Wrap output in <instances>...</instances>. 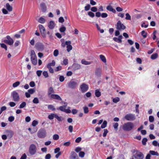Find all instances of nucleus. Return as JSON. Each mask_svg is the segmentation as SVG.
<instances>
[{"mask_svg": "<svg viewBox=\"0 0 159 159\" xmlns=\"http://www.w3.org/2000/svg\"><path fill=\"white\" fill-rule=\"evenodd\" d=\"M83 109L84 110V112L85 113L87 114L89 112V110L88 107H83Z\"/></svg>", "mask_w": 159, "mask_h": 159, "instance_id": "obj_48", "label": "nucleus"}, {"mask_svg": "<svg viewBox=\"0 0 159 159\" xmlns=\"http://www.w3.org/2000/svg\"><path fill=\"white\" fill-rule=\"evenodd\" d=\"M113 126L114 129L116 130L117 129V128L118 126V124L117 123H113Z\"/></svg>", "mask_w": 159, "mask_h": 159, "instance_id": "obj_54", "label": "nucleus"}, {"mask_svg": "<svg viewBox=\"0 0 159 159\" xmlns=\"http://www.w3.org/2000/svg\"><path fill=\"white\" fill-rule=\"evenodd\" d=\"M46 131L45 129H41L38 132V136L40 138H44L46 136Z\"/></svg>", "mask_w": 159, "mask_h": 159, "instance_id": "obj_4", "label": "nucleus"}, {"mask_svg": "<svg viewBox=\"0 0 159 159\" xmlns=\"http://www.w3.org/2000/svg\"><path fill=\"white\" fill-rule=\"evenodd\" d=\"M30 85L31 87H33L35 86V84L34 81H32L30 82Z\"/></svg>", "mask_w": 159, "mask_h": 159, "instance_id": "obj_64", "label": "nucleus"}, {"mask_svg": "<svg viewBox=\"0 0 159 159\" xmlns=\"http://www.w3.org/2000/svg\"><path fill=\"white\" fill-rule=\"evenodd\" d=\"M33 102L35 104H37L39 103V100L38 98H35L33 101Z\"/></svg>", "mask_w": 159, "mask_h": 159, "instance_id": "obj_42", "label": "nucleus"}, {"mask_svg": "<svg viewBox=\"0 0 159 159\" xmlns=\"http://www.w3.org/2000/svg\"><path fill=\"white\" fill-rule=\"evenodd\" d=\"M70 158V159H76L78 157L77 154L74 152L72 151L71 152Z\"/></svg>", "mask_w": 159, "mask_h": 159, "instance_id": "obj_17", "label": "nucleus"}, {"mask_svg": "<svg viewBox=\"0 0 159 159\" xmlns=\"http://www.w3.org/2000/svg\"><path fill=\"white\" fill-rule=\"evenodd\" d=\"M66 48H67V50L68 52H69L72 49V47L71 45L70 46H67Z\"/></svg>", "mask_w": 159, "mask_h": 159, "instance_id": "obj_60", "label": "nucleus"}, {"mask_svg": "<svg viewBox=\"0 0 159 159\" xmlns=\"http://www.w3.org/2000/svg\"><path fill=\"white\" fill-rule=\"evenodd\" d=\"M40 8L42 11L43 12H45L47 10V7L46 4L44 2H42L40 4Z\"/></svg>", "mask_w": 159, "mask_h": 159, "instance_id": "obj_13", "label": "nucleus"}, {"mask_svg": "<svg viewBox=\"0 0 159 159\" xmlns=\"http://www.w3.org/2000/svg\"><path fill=\"white\" fill-rule=\"evenodd\" d=\"M9 105L11 107H13L16 106V104L14 102H9Z\"/></svg>", "mask_w": 159, "mask_h": 159, "instance_id": "obj_59", "label": "nucleus"}, {"mask_svg": "<svg viewBox=\"0 0 159 159\" xmlns=\"http://www.w3.org/2000/svg\"><path fill=\"white\" fill-rule=\"evenodd\" d=\"M48 108L52 111H54L55 110V108H54V107L52 105H48Z\"/></svg>", "mask_w": 159, "mask_h": 159, "instance_id": "obj_37", "label": "nucleus"}, {"mask_svg": "<svg viewBox=\"0 0 159 159\" xmlns=\"http://www.w3.org/2000/svg\"><path fill=\"white\" fill-rule=\"evenodd\" d=\"M149 120L150 122H153L154 120V117L152 116H150L149 117Z\"/></svg>", "mask_w": 159, "mask_h": 159, "instance_id": "obj_57", "label": "nucleus"}, {"mask_svg": "<svg viewBox=\"0 0 159 159\" xmlns=\"http://www.w3.org/2000/svg\"><path fill=\"white\" fill-rule=\"evenodd\" d=\"M116 26V29L119 30H123L126 28L125 26L121 22L120 20L118 21Z\"/></svg>", "mask_w": 159, "mask_h": 159, "instance_id": "obj_9", "label": "nucleus"}, {"mask_svg": "<svg viewBox=\"0 0 159 159\" xmlns=\"http://www.w3.org/2000/svg\"><path fill=\"white\" fill-rule=\"evenodd\" d=\"M6 7L9 11H12V7L10 5L9 3H6Z\"/></svg>", "mask_w": 159, "mask_h": 159, "instance_id": "obj_21", "label": "nucleus"}, {"mask_svg": "<svg viewBox=\"0 0 159 159\" xmlns=\"http://www.w3.org/2000/svg\"><path fill=\"white\" fill-rule=\"evenodd\" d=\"M134 154L133 156L136 159H143L144 156L143 154L140 152L136 151Z\"/></svg>", "mask_w": 159, "mask_h": 159, "instance_id": "obj_7", "label": "nucleus"}, {"mask_svg": "<svg viewBox=\"0 0 159 159\" xmlns=\"http://www.w3.org/2000/svg\"><path fill=\"white\" fill-rule=\"evenodd\" d=\"M113 40L115 41L118 42L119 43H121L122 40H120L118 38L114 37L113 38Z\"/></svg>", "mask_w": 159, "mask_h": 159, "instance_id": "obj_47", "label": "nucleus"}, {"mask_svg": "<svg viewBox=\"0 0 159 159\" xmlns=\"http://www.w3.org/2000/svg\"><path fill=\"white\" fill-rule=\"evenodd\" d=\"M51 98L54 99H56L60 100H61L62 99L57 94H52L50 96Z\"/></svg>", "mask_w": 159, "mask_h": 159, "instance_id": "obj_18", "label": "nucleus"}, {"mask_svg": "<svg viewBox=\"0 0 159 159\" xmlns=\"http://www.w3.org/2000/svg\"><path fill=\"white\" fill-rule=\"evenodd\" d=\"M158 57V54L157 53H155L152 55L151 56V58L152 60H154L157 58Z\"/></svg>", "mask_w": 159, "mask_h": 159, "instance_id": "obj_30", "label": "nucleus"}, {"mask_svg": "<svg viewBox=\"0 0 159 159\" xmlns=\"http://www.w3.org/2000/svg\"><path fill=\"white\" fill-rule=\"evenodd\" d=\"M68 63V60L67 59H64L63 61V64H61L62 65H66Z\"/></svg>", "mask_w": 159, "mask_h": 159, "instance_id": "obj_62", "label": "nucleus"}, {"mask_svg": "<svg viewBox=\"0 0 159 159\" xmlns=\"http://www.w3.org/2000/svg\"><path fill=\"white\" fill-rule=\"evenodd\" d=\"M59 137L57 134H54L53 136V139L54 140H57L59 139Z\"/></svg>", "mask_w": 159, "mask_h": 159, "instance_id": "obj_39", "label": "nucleus"}, {"mask_svg": "<svg viewBox=\"0 0 159 159\" xmlns=\"http://www.w3.org/2000/svg\"><path fill=\"white\" fill-rule=\"evenodd\" d=\"M55 118H56L58 121H60L62 120L61 117V116H59L57 114L55 116Z\"/></svg>", "mask_w": 159, "mask_h": 159, "instance_id": "obj_63", "label": "nucleus"}, {"mask_svg": "<svg viewBox=\"0 0 159 159\" xmlns=\"http://www.w3.org/2000/svg\"><path fill=\"white\" fill-rule=\"evenodd\" d=\"M36 19L38 22L42 24L45 23L46 21V20L45 19L42 17H40L39 19H37V18H36Z\"/></svg>", "mask_w": 159, "mask_h": 159, "instance_id": "obj_20", "label": "nucleus"}, {"mask_svg": "<svg viewBox=\"0 0 159 159\" xmlns=\"http://www.w3.org/2000/svg\"><path fill=\"white\" fill-rule=\"evenodd\" d=\"M38 27L39 29L40 32L42 36L44 38L46 37V34L45 33V29L44 27L42 25H39Z\"/></svg>", "mask_w": 159, "mask_h": 159, "instance_id": "obj_8", "label": "nucleus"}, {"mask_svg": "<svg viewBox=\"0 0 159 159\" xmlns=\"http://www.w3.org/2000/svg\"><path fill=\"white\" fill-rule=\"evenodd\" d=\"M3 42L6 43L9 45H12L14 43L13 39L9 35H7L6 37L3 40Z\"/></svg>", "mask_w": 159, "mask_h": 159, "instance_id": "obj_3", "label": "nucleus"}, {"mask_svg": "<svg viewBox=\"0 0 159 159\" xmlns=\"http://www.w3.org/2000/svg\"><path fill=\"white\" fill-rule=\"evenodd\" d=\"M88 15L91 17H93L94 16V14L91 11H89L88 13Z\"/></svg>", "mask_w": 159, "mask_h": 159, "instance_id": "obj_56", "label": "nucleus"}, {"mask_svg": "<svg viewBox=\"0 0 159 159\" xmlns=\"http://www.w3.org/2000/svg\"><path fill=\"white\" fill-rule=\"evenodd\" d=\"M37 151L36 147L34 144H31L30 146L29 152L31 155H34Z\"/></svg>", "mask_w": 159, "mask_h": 159, "instance_id": "obj_6", "label": "nucleus"}, {"mask_svg": "<svg viewBox=\"0 0 159 159\" xmlns=\"http://www.w3.org/2000/svg\"><path fill=\"white\" fill-rule=\"evenodd\" d=\"M36 49L39 51H42L44 48V45L41 43L36 44Z\"/></svg>", "mask_w": 159, "mask_h": 159, "instance_id": "obj_14", "label": "nucleus"}, {"mask_svg": "<svg viewBox=\"0 0 159 159\" xmlns=\"http://www.w3.org/2000/svg\"><path fill=\"white\" fill-rule=\"evenodd\" d=\"M14 119L13 116H10L8 118V120L10 122H12L14 120Z\"/></svg>", "mask_w": 159, "mask_h": 159, "instance_id": "obj_50", "label": "nucleus"}, {"mask_svg": "<svg viewBox=\"0 0 159 159\" xmlns=\"http://www.w3.org/2000/svg\"><path fill=\"white\" fill-rule=\"evenodd\" d=\"M108 133V130L106 129H104V133L103 134V136L104 137H105L107 135V134Z\"/></svg>", "mask_w": 159, "mask_h": 159, "instance_id": "obj_61", "label": "nucleus"}, {"mask_svg": "<svg viewBox=\"0 0 159 159\" xmlns=\"http://www.w3.org/2000/svg\"><path fill=\"white\" fill-rule=\"evenodd\" d=\"M150 153L152 155H156L157 156H159V154L157 152H155L153 151H150Z\"/></svg>", "mask_w": 159, "mask_h": 159, "instance_id": "obj_26", "label": "nucleus"}, {"mask_svg": "<svg viewBox=\"0 0 159 159\" xmlns=\"http://www.w3.org/2000/svg\"><path fill=\"white\" fill-rule=\"evenodd\" d=\"M42 72V71L41 70H38L36 71V74L38 77H40Z\"/></svg>", "mask_w": 159, "mask_h": 159, "instance_id": "obj_52", "label": "nucleus"}, {"mask_svg": "<svg viewBox=\"0 0 159 159\" xmlns=\"http://www.w3.org/2000/svg\"><path fill=\"white\" fill-rule=\"evenodd\" d=\"M66 30V28L63 25L59 29V30L61 32H64Z\"/></svg>", "mask_w": 159, "mask_h": 159, "instance_id": "obj_32", "label": "nucleus"}, {"mask_svg": "<svg viewBox=\"0 0 159 159\" xmlns=\"http://www.w3.org/2000/svg\"><path fill=\"white\" fill-rule=\"evenodd\" d=\"M107 121L104 120L103 122V123L102 124V125H101V128L102 129H103L105 128L107 125Z\"/></svg>", "mask_w": 159, "mask_h": 159, "instance_id": "obj_27", "label": "nucleus"}, {"mask_svg": "<svg viewBox=\"0 0 159 159\" xmlns=\"http://www.w3.org/2000/svg\"><path fill=\"white\" fill-rule=\"evenodd\" d=\"M43 75L45 77V78H47L48 77V73L46 71H43Z\"/></svg>", "mask_w": 159, "mask_h": 159, "instance_id": "obj_51", "label": "nucleus"}, {"mask_svg": "<svg viewBox=\"0 0 159 159\" xmlns=\"http://www.w3.org/2000/svg\"><path fill=\"white\" fill-rule=\"evenodd\" d=\"M95 94L96 97H99V89H98L96 90Z\"/></svg>", "mask_w": 159, "mask_h": 159, "instance_id": "obj_58", "label": "nucleus"}, {"mask_svg": "<svg viewBox=\"0 0 159 159\" xmlns=\"http://www.w3.org/2000/svg\"><path fill=\"white\" fill-rule=\"evenodd\" d=\"M38 124V122L36 120H34L33 121L32 123V125L33 126L35 127Z\"/></svg>", "mask_w": 159, "mask_h": 159, "instance_id": "obj_41", "label": "nucleus"}, {"mask_svg": "<svg viewBox=\"0 0 159 159\" xmlns=\"http://www.w3.org/2000/svg\"><path fill=\"white\" fill-rule=\"evenodd\" d=\"M106 8L107 10H108L110 11H111L113 13H115L116 12V11L113 8V7H112L111 6V5L108 6Z\"/></svg>", "mask_w": 159, "mask_h": 159, "instance_id": "obj_19", "label": "nucleus"}, {"mask_svg": "<svg viewBox=\"0 0 159 159\" xmlns=\"http://www.w3.org/2000/svg\"><path fill=\"white\" fill-rule=\"evenodd\" d=\"M141 35L144 38H146L147 36V33L144 30H143L141 32Z\"/></svg>", "mask_w": 159, "mask_h": 159, "instance_id": "obj_34", "label": "nucleus"}, {"mask_svg": "<svg viewBox=\"0 0 159 159\" xmlns=\"http://www.w3.org/2000/svg\"><path fill=\"white\" fill-rule=\"evenodd\" d=\"M73 66L75 69H79L80 68V65L78 64H73Z\"/></svg>", "mask_w": 159, "mask_h": 159, "instance_id": "obj_31", "label": "nucleus"}, {"mask_svg": "<svg viewBox=\"0 0 159 159\" xmlns=\"http://www.w3.org/2000/svg\"><path fill=\"white\" fill-rule=\"evenodd\" d=\"M26 106V103L25 102H23L20 105L19 108H22L25 107Z\"/></svg>", "mask_w": 159, "mask_h": 159, "instance_id": "obj_29", "label": "nucleus"}, {"mask_svg": "<svg viewBox=\"0 0 159 159\" xmlns=\"http://www.w3.org/2000/svg\"><path fill=\"white\" fill-rule=\"evenodd\" d=\"M126 17L125 19L127 20H130L131 19V17L128 13H127L125 14Z\"/></svg>", "mask_w": 159, "mask_h": 159, "instance_id": "obj_38", "label": "nucleus"}, {"mask_svg": "<svg viewBox=\"0 0 159 159\" xmlns=\"http://www.w3.org/2000/svg\"><path fill=\"white\" fill-rule=\"evenodd\" d=\"M80 88L81 91L83 93H84L88 90L89 86L87 84L84 83L80 85Z\"/></svg>", "mask_w": 159, "mask_h": 159, "instance_id": "obj_11", "label": "nucleus"}, {"mask_svg": "<svg viewBox=\"0 0 159 159\" xmlns=\"http://www.w3.org/2000/svg\"><path fill=\"white\" fill-rule=\"evenodd\" d=\"M124 118L127 121H133L135 119V116L131 113L125 115Z\"/></svg>", "mask_w": 159, "mask_h": 159, "instance_id": "obj_5", "label": "nucleus"}, {"mask_svg": "<svg viewBox=\"0 0 159 159\" xmlns=\"http://www.w3.org/2000/svg\"><path fill=\"white\" fill-rule=\"evenodd\" d=\"M56 115V113H51L48 115V118L50 120H52L54 118H55Z\"/></svg>", "mask_w": 159, "mask_h": 159, "instance_id": "obj_22", "label": "nucleus"}, {"mask_svg": "<svg viewBox=\"0 0 159 159\" xmlns=\"http://www.w3.org/2000/svg\"><path fill=\"white\" fill-rule=\"evenodd\" d=\"M158 144L159 143L156 140H154L152 142V145L155 147L158 146Z\"/></svg>", "mask_w": 159, "mask_h": 159, "instance_id": "obj_43", "label": "nucleus"}, {"mask_svg": "<svg viewBox=\"0 0 159 159\" xmlns=\"http://www.w3.org/2000/svg\"><path fill=\"white\" fill-rule=\"evenodd\" d=\"M55 62L54 60H53L52 62L48 63L47 66V67H51V66H54L55 65Z\"/></svg>", "mask_w": 159, "mask_h": 159, "instance_id": "obj_25", "label": "nucleus"}, {"mask_svg": "<svg viewBox=\"0 0 159 159\" xmlns=\"http://www.w3.org/2000/svg\"><path fill=\"white\" fill-rule=\"evenodd\" d=\"M59 51L57 49L55 50L53 52V55L55 57H57Z\"/></svg>", "mask_w": 159, "mask_h": 159, "instance_id": "obj_46", "label": "nucleus"}, {"mask_svg": "<svg viewBox=\"0 0 159 159\" xmlns=\"http://www.w3.org/2000/svg\"><path fill=\"white\" fill-rule=\"evenodd\" d=\"M100 16L103 18H105L107 17L108 16V14L105 13H103L101 14L100 13Z\"/></svg>", "mask_w": 159, "mask_h": 159, "instance_id": "obj_36", "label": "nucleus"}, {"mask_svg": "<svg viewBox=\"0 0 159 159\" xmlns=\"http://www.w3.org/2000/svg\"><path fill=\"white\" fill-rule=\"evenodd\" d=\"M81 63L83 64H84L85 65H89L91 63V62L90 61H88L85 60L84 59H83L81 60Z\"/></svg>", "mask_w": 159, "mask_h": 159, "instance_id": "obj_24", "label": "nucleus"}, {"mask_svg": "<svg viewBox=\"0 0 159 159\" xmlns=\"http://www.w3.org/2000/svg\"><path fill=\"white\" fill-rule=\"evenodd\" d=\"M85 155V153L84 152H80L79 153V156L80 157L83 158L84 157Z\"/></svg>", "mask_w": 159, "mask_h": 159, "instance_id": "obj_45", "label": "nucleus"}, {"mask_svg": "<svg viewBox=\"0 0 159 159\" xmlns=\"http://www.w3.org/2000/svg\"><path fill=\"white\" fill-rule=\"evenodd\" d=\"M6 133L7 134V136L9 138H11L12 137L14 134L13 132L11 130H6Z\"/></svg>", "mask_w": 159, "mask_h": 159, "instance_id": "obj_16", "label": "nucleus"}, {"mask_svg": "<svg viewBox=\"0 0 159 159\" xmlns=\"http://www.w3.org/2000/svg\"><path fill=\"white\" fill-rule=\"evenodd\" d=\"M100 59L101 60L105 63L106 65V59L105 57L102 55H100Z\"/></svg>", "mask_w": 159, "mask_h": 159, "instance_id": "obj_23", "label": "nucleus"}, {"mask_svg": "<svg viewBox=\"0 0 159 159\" xmlns=\"http://www.w3.org/2000/svg\"><path fill=\"white\" fill-rule=\"evenodd\" d=\"M35 90L34 89H31L28 90V92L30 94H32L35 92Z\"/></svg>", "mask_w": 159, "mask_h": 159, "instance_id": "obj_33", "label": "nucleus"}, {"mask_svg": "<svg viewBox=\"0 0 159 159\" xmlns=\"http://www.w3.org/2000/svg\"><path fill=\"white\" fill-rule=\"evenodd\" d=\"M134 127L133 123L129 122L125 123L123 126V129L125 131H130Z\"/></svg>", "mask_w": 159, "mask_h": 159, "instance_id": "obj_1", "label": "nucleus"}, {"mask_svg": "<svg viewBox=\"0 0 159 159\" xmlns=\"http://www.w3.org/2000/svg\"><path fill=\"white\" fill-rule=\"evenodd\" d=\"M66 107V106H60L59 107V109L61 111L65 112V108Z\"/></svg>", "mask_w": 159, "mask_h": 159, "instance_id": "obj_49", "label": "nucleus"}, {"mask_svg": "<svg viewBox=\"0 0 159 159\" xmlns=\"http://www.w3.org/2000/svg\"><path fill=\"white\" fill-rule=\"evenodd\" d=\"M20 84V82L19 81H17L13 84V87L15 88L18 86Z\"/></svg>", "mask_w": 159, "mask_h": 159, "instance_id": "obj_35", "label": "nucleus"}, {"mask_svg": "<svg viewBox=\"0 0 159 159\" xmlns=\"http://www.w3.org/2000/svg\"><path fill=\"white\" fill-rule=\"evenodd\" d=\"M31 60L32 64L34 65H36L37 64V58L34 51L32 50L31 51Z\"/></svg>", "mask_w": 159, "mask_h": 159, "instance_id": "obj_2", "label": "nucleus"}, {"mask_svg": "<svg viewBox=\"0 0 159 159\" xmlns=\"http://www.w3.org/2000/svg\"><path fill=\"white\" fill-rule=\"evenodd\" d=\"M0 45L2 48H4L6 50H7V47L6 44L4 43H0Z\"/></svg>", "mask_w": 159, "mask_h": 159, "instance_id": "obj_40", "label": "nucleus"}, {"mask_svg": "<svg viewBox=\"0 0 159 159\" xmlns=\"http://www.w3.org/2000/svg\"><path fill=\"white\" fill-rule=\"evenodd\" d=\"M112 101L114 102L117 103L120 101V98L118 97H117L113 98Z\"/></svg>", "mask_w": 159, "mask_h": 159, "instance_id": "obj_44", "label": "nucleus"}, {"mask_svg": "<svg viewBox=\"0 0 159 159\" xmlns=\"http://www.w3.org/2000/svg\"><path fill=\"white\" fill-rule=\"evenodd\" d=\"M55 25V22L53 21H51L48 24V26L51 30L54 28Z\"/></svg>", "mask_w": 159, "mask_h": 159, "instance_id": "obj_15", "label": "nucleus"}, {"mask_svg": "<svg viewBox=\"0 0 159 159\" xmlns=\"http://www.w3.org/2000/svg\"><path fill=\"white\" fill-rule=\"evenodd\" d=\"M13 100L15 101L18 102L20 99L19 94L16 91H14L11 93Z\"/></svg>", "mask_w": 159, "mask_h": 159, "instance_id": "obj_10", "label": "nucleus"}, {"mask_svg": "<svg viewBox=\"0 0 159 159\" xmlns=\"http://www.w3.org/2000/svg\"><path fill=\"white\" fill-rule=\"evenodd\" d=\"M148 141V139L146 138H144L142 141V143L143 145H145L146 144V142Z\"/></svg>", "mask_w": 159, "mask_h": 159, "instance_id": "obj_53", "label": "nucleus"}, {"mask_svg": "<svg viewBox=\"0 0 159 159\" xmlns=\"http://www.w3.org/2000/svg\"><path fill=\"white\" fill-rule=\"evenodd\" d=\"M90 5L89 4H87L86 6L84 8L85 11H88L90 9Z\"/></svg>", "mask_w": 159, "mask_h": 159, "instance_id": "obj_55", "label": "nucleus"}, {"mask_svg": "<svg viewBox=\"0 0 159 159\" xmlns=\"http://www.w3.org/2000/svg\"><path fill=\"white\" fill-rule=\"evenodd\" d=\"M54 93V91L53 90V88L52 87H50L49 89V90L48 91V95H51V93Z\"/></svg>", "mask_w": 159, "mask_h": 159, "instance_id": "obj_28", "label": "nucleus"}, {"mask_svg": "<svg viewBox=\"0 0 159 159\" xmlns=\"http://www.w3.org/2000/svg\"><path fill=\"white\" fill-rule=\"evenodd\" d=\"M69 87L71 89H75L77 85V83L76 82L71 81L68 83Z\"/></svg>", "mask_w": 159, "mask_h": 159, "instance_id": "obj_12", "label": "nucleus"}]
</instances>
